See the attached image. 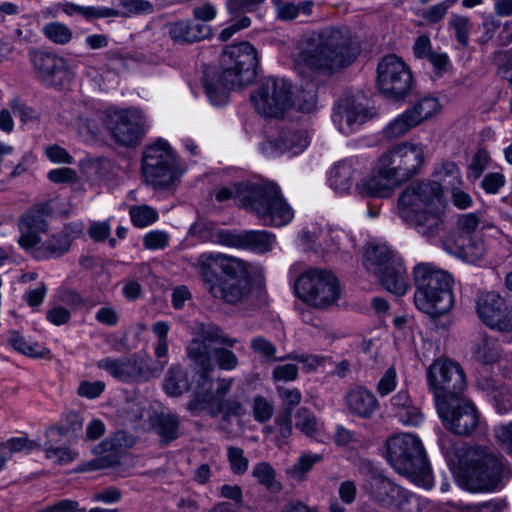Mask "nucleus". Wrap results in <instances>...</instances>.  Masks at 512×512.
<instances>
[{
  "mask_svg": "<svg viewBox=\"0 0 512 512\" xmlns=\"http://www.w3.org/2000/svg\"><path fill=\"white\" fill-rule=\"evenodd\" d=\"M64 120L85 139L96 136L103 122L113 139L124 146H135L148 128L146 117L136 108L108 107L101 112L90 102L73 103Z\"/></svg>",
  "mask_w": 512,
  "mask_h": 512,
  "instance_id": "f257e3e1",
  "label": "nucleus"
},
{
  "mask_svg": "<svg viewBox=\"0 0 512 512\" xmlns=\"http://www.w3.org/2000/svg\"><path fill=\"white\" fill-rule=\"evenodd\" d=\"M357 55L347 29L335 27L313 32L305 37L294 55L296 69L300 73L306 70H337L350 64Z\"/></svg>",
  "mask_w": 512,
  "mask_h": 512,
  "instance_id": "f03ea898",
  "label": "nucleus"
},
{
  "mask_svg": "<svg viewBox=\"0 0 512 512\" xmlns=\"http://www.w3.org/2000/svg\"><path fill=\"white\" fill-rule=\"evenodd\" d=\"M444 209L443 187L437 181L410 184L397 202L401 219L425 236H433L442 229Z\"/></svg>",
  "mask_w": 512,
  "mask_h": 512,
  "instance_id": "7ed1b4c3",
  "label": "nucleus"
},
{
  "mask_svg": "<svg viewBox=\"0 0 512 512\" xmlns=\"http://www.w3.org/2000/svg\"><path fill=\"white\" fill-rule=\"evenodd\" d=\"M258 55L248 42L227 46L221 56V74L216 76L209 70L204 73L206 95L214 106L228 101V90L251 83L256 75Z\"/></svg>",
  "mask_w": 512,
  "mask_h": 512,
  "instance_id": "20e7f679",
  "label": "nucleus"
},
{
  "mask_svg": "<svg viewBox=\"0 0 512 512\" xmlns=\"http://www.w3.org/2000/svg\"><path fill=\"white\" fill-rule=\"evenodd\" d=\"M387 460L392 468L417 486L429 489L433 476L421 439L413 433H400L386 443Z\"/></svg>",
  "mask_w": 512,
  "mask_h": 512,
  "instance_id": "39448f33",
  "label": "nucleus"
},
{
  "mask_svg": "<svg viewBox=\"0 0 512 512\" xmlns=\"http://www.w3.org/2000/svg\"><path fill=\"white\" fill-rule=\"evenodd\" d=\"M416 291L414 303L423 313L438 317L453 305L452 276L432 263H420L414 268Z\"/></svg>",
  "mask_w": 512,
  "mask_h": 512,
  "instance_id": "423d86ee",
  "label": "nucleus"
},
{
  "mask_svg": "<svg viewBox=\"0 0 512 512\" xmlns=\"http://www.w3.org/2000/svg\"><path fill=\"white\" fill-rule=\"evenodd\" d=\"M364 266L388 292L403 296L409 288L407 269L401 256L385 242H370L364 253Z\"/></svg>",
  "mask_w": 512,
  "mask_h": 512,
  "instance_id": "0eeeda50",
  "label": "nucleus"
},
{
  "mask_svg": "<svg viewBox=\"0 0 512 512\" xmlns=\"http://www.w3.org/2000/svg\"><path fill=\"white\" fill-rule=\"evenodd\" d=\"M511 475L510 469L495 453L478 449L470 455L463 471V485L471 492H494L503 487V479Z\"/></svg>",
  "mask_w": 512,
  "mask_h": 512,
  "instance_id": "6e6552de",
  "label": "nucleus"
},
{
  "mask_svg": "<svg viewBox=\"0 0 512 512\" xmlns=\"http://www.w3.org/2000/svg\"><path fill=\"white\" fill-rule=\"evenodd\" d=\"M249 211L264 225L282 227L294 218V210L283 197L280 188L272 182L257 184L252 190Z\"/></svg>",
  "mask_w": 512,
  "mask_h": 512,
  "instance_id": "1a4fd4ad",
  "label": "nucleus"
},
{
  "mask_svg": "<svg viewBox=\"0 0 512 512\" xmlns=\"http://www.w3.org/2000/svg\"><path fill=\"white\" fill-rule=\"evenodd\" d=\"M297 296L310 306L325 309L336 304L341 288L335 275L323 269L303 272L295 284Z\"/></svg>",
  "mask_w": 512,
  "mask_h": 512,
  "instance_id": "9d476101",
  "label": "nucleus"
},
{
  "mask_svg": "<svg viewBox=\"0 0 512 512\" xmlns=\"http://www.w3.org/2000/svg\"><path fill=\"white\" fill-rule=\"evenodd\" d=\"M142 174L146 183L154 188L168 187L179 177L176 156L167 141L158 139L145 148Z\"/></svg>",
  "mask_w": 512,
  "mask_h": 512,
  "instance_id": "9b49d317",
  "label": "nucleus"
},
{
  "mask_svg": "<svg viewBox=\"0 0 512 512\" xmlns=\"http://www.w3.org/2000/svg\"><path fill=\"white\" fill-rule=\"evenodd\" d=\"M427 383L435 403L462 395L467 386L461 365L444 357L435 359L428 367Z\"/></svg>",
  "mask_w": 512,
  "mask_h": 512,
  "instance_id": "f8f14e48",
  "label": "nucleus"
},
{
  "mask_svg": "<svg viewBox=\"0 0 512 512\" xmlns=\"http://www.w3.org/2000/svg\"><path fill=\"white\" fill-rule=\"evenodd\" d=\"M251 101L260 115L283 117L293 106L292 85L285 78L267 77L251 95Z\"/></svg>",
  "mask_w": 512,
  "mask_h": 512,
  "instance_id": "ddd939ff",
  "label": "nucleus"
},
{
  "mask_svg": "<svg viewBox=\"0 0 512 512\" xmlns=\"http://www.w3.org/2000/svg\"><path fill=\"white\" fill-rule=\"evenodd\" d=\"M444 427L457 435H470L480 423L475 404L462 395L435 403Z\"/></svg>",
  "mask_w": 512,
  "mask_h": 512,
  "instance_id": "4468645a",
  "label": "nucleus"
},
{
  "mask_svg": "<svg viewBox=\"0 0 512 512\" xmlns=\"http://www.w3.org/2000/svg\"><path fill=\"white\" fill-rule=\"evenodd\" d=\"M378 159L402 183L418 174L423 166L424 145L404 141L388 148Z\"/></svg>",
  "mask_w": 512,
  "mask_h": 512,
  "instance_id": "2eb2a0df",
  "label": "nucleus"
},
{
  "mask_svg": "<svg viewBox=\"0 0 512 512\" xmlns=\"http://www.w3.org/2000/svg\"><path fill=\"white\" fill-rule=\"evenodd\" d=\"M376 85L385 97L401 99L411 90V71L402 58L386 55L378 63Z\"/></svg>",
  "mask_w": 512,
  "mask_h": 512,
  "instance_id": "dca6fc26",
  "label": "nucleus"
},
{
  "mask_svg": "<svg viewBox=\"0 0 512 512\" xmlns=\"http://www.w3.org/2000/svg\"><path fill=\"white\" fill-rule=\"evenodd\" d=\"M477 385L491 398L497 413L512 411V352L500 360V377L481 375Z\"/></svg>",
  "mask_w": 512,
  "mask_h": 512,
  "instance_id": "f3484780",
  "label": "nucleus"
},
{
  "mask_svg": "<svg viewBox=\"0 0 512 512\" xmlns=\"http://www.w3.org/2000/svg\"><path fill=\"white\" fill-rule=\"evenodd\" d=\"M196 367L201 372L200 382L188 409L193 414L207 411L209 414L215 415L224 409V398L231 388L232 379H218L213 382L206 375L209 371L205 372L200 367Z\"/></svg>",
  "mask_w": 512,
  "mask_h": 512,
  "instance_id": "a211bd4d",
  "label": "nucleus"
},
{
  "mask_svg": "<svg viewBox=\"0 0 512 512\" xmlns=\"http://www.w3.org/2000/svg\"><path fill=\"white\" fill-rule=\"evenodd\" d=\"M97 365L122 382H138L159 377L164 369L165 362L160 363L158 367H151L141 357L132 355L119 359L104 358Z\"/></svg>",
  "mask_w": 512,
  "mask_h": 512,
  "instance_id": "6ab92c4d",
  "label": "nucleus"
},
{
  "mask_svg": "<svg viewBox=\"0 0 512 512\" xmlns=\"http://www.w3.org/2000/svg\"><path fill=\"white\" fill-rule=\"evenodd\" d=\"M477 313L485 325L503 334L504 341L512 342V313L498 293L486 292L480 295Z\"/></svg>",
  "mask_w": 512,
  "mask_h": 512,
  "instance_id": "aec40b11",
  "label": "nucleus"
},
{
  "mask_svg": "<svg viewBox=\"0 0 512 512\" xmlns=\"http://www.w3.org/2000/svg\"><path fill=\"white\" fill-rule=\"evenodd\" d=\"M252 284L246 265L239 259V269L225 271L224 276L217 278L209 286V292L214 298L223 300L228 304H236L248 298Z\"/></svg>",
  "mask_w": 512,
  "mask_h": 512,
  "instance_id": "412c9836",
  "label": "nucleus"
},
{
  "mask_svg": "<svg viewBox=\"0 0 512 512\" xmlns=\"http://www.w3.org/2000/svg\"><path fill=\"white\" fill-rule=\"evenodd\" d=\"M216 342L228 347H233L238 340L229 337L223 331L214 325L201 326L199 333L189 343L187 347V354L191 361L203 371H210L213 368V362L210 355L209 344Z\"/></svg>",
  "mask_w": 512,
  "mask_h": 512,
  "instance_id": "4be33fe9",
  "label": "nucleus"
},
{
  "mask_svg": "<svg viewBox=\"0 0 512 512\" xmlns=\"http://www.w3.org/2000/svg\"><path fill=\"white\" fill-rule=\"evenodd\" d=\"M30 60L38 78L47 86H63L73 77L70 65L61 56L41 51H31Z\"/></svg>",
  "mask_w": 512,
  "mask_h": 512,
  "instance_id": "5701e85b",
  "label": "nucleus"
},
{
  "mask_svg": "<svg viewBox=\"0 0 512 512\" xmlns=\"http://www.w3.org/2000/svg\"><path fill=\"white\" fill-rule=\"evenodd\" d=\"M365 491L384 506L406 512L405 505L416 501L406 490L382 475H372L364 485Z\"/></svg>",
  "mask_w": 512,
  "mask_h": 512,
  "instance_id": "b1692460",
  "label": "nucleus"
},
{
  "mask_svg": "<svg viewBox=\"0 0 512 512\" xmlns=\"http://www.w3.org/2000/svg\"><path fill=\"white\" fill-rule=\"evenodd\" d=\"M310 144V136L305 128L289 126L280 130L268 140L263 149L267 155L275 157L282 154L296 156L302 153Z\"/></svg>",
  "mask_w": 512,
  "mask_h": 512,
  "instance_id": "393cba45",
  "label": "nucleus"
},
{
  "mask_svg": "<svg viewBox=\"0 0 512 512\" xmlns=\"http://www.w3.org/2000/svg\"><path fill=\"white\" fill-rule=\"evenodd\" d=\"M217 237L221 245L248 249L257 253L270 251L276 243L275 236L265 230H249L240 233L221 230Z\"/></svg>",
  "mask_w": 512,
  "mask_h": 512,
  "instance_id": "a878e982",
  "label": "nucleus"
},
{
  "mask_svg": "<svg viewBox=\"0 0 512 512\" xmlns=\"http://www.w3.org/2000/svg\"><path fill=\"white\" fill-rule=\"evenodd\" d=\"M401 182L377 159L369 177L362 179L355 186L360 197L387 198Z\"/></svg>",
  "mask_w": 512,
  "mask_h": 512,
  "instance_id": "bb28decb",
  "label": "nucleus"
},
{
  "mask_svg": "<svg viewBox=\"0 0 512 512\" xmlns=\"http://www.w3.org/2000/svg\"><path fill=\"white\" fill-rule=\"evenodd\" d=\"M48 212L47 204H38L21 217L18 224L21 232L18 243L26 251L39 244L40 237L38 234L47 229V223L43 215Z\"/></svg>",
  "mask_w": 512,
  "mask_h": 512,
  "instance_id": "cd10ccee",
  "label": "nucleus"
},
{
  "mask_svg": "<svg viewBox=\"0 0 512 512\" xmlns=\"http://www.w3.org/2000/svg\"><path fill=\"white\" fill-rule=\"evenodd\" d=\"M337 109L333 114V121L343 134L353 132L368 118L366 107L354 97L341 99Z\"/></svg>",
  "mask_w": 512,
  "mask_h": 512,
  "instance_id": "c85d7f7f",
  "label": "nucleus"
},
{
  "mask_svg": "<svg viewBox=\"0 0 512 512\" xmlns=\"http://www.w3.org/2000/svg\"><path fill=\"white\" fill-rule=\"evenodd\" d=\"M389 410L391 414L403 425L419 426L424 421V414L413 403L405 390H400L390 399Z\"/></svg>",
  "mask_w": 512,
  "mask_h": 512,
  "instance_id": "c756f323",
  "label": "nucleus"
},
{
  "mask_svg": "<svg viewBox=\"0 0 512 512\" xmlns=\"http://www.w3.org/2000/svg\"><path fill=\"white\" fill-rule=\"evenodd\" d=\"M76 235V231H73L70 227H65L58 233L51 235L46 242H42L41 239H39V244L31 248L28 252L36 259L61 256L69 250L71 242Z\"/></svg>",
  "mask_w": 512,
  "mask_h": 512,
  "instance_id": "7c9ffc66",
  "label": "nucleus"
},
{
  "mask_svg": "<svg viewBox=\"0 0 512 512\" xmlns=\"http://www.w3.org/2000/svg\"><path fill=\"white\" fill-rule=\"evenodd\" d=\"M197 266L209 290L210 284L215 283L218 278L215 276L213 268L218 267L223 273L225 271L233 272L239 269V259L221 253H203L198 259Z\"/></svg>",
  "mask_w": 512,
  "mask_h": 512,
  "instance_id": "2f4dec72",
  "label": "nucleus"
},
{
  "mask_svg": "<svg viewBox=\"0 0 512 512\" xmlns=\"http://www.w3.org/2000/svg\"><path fill=\"white\" fill-rule=\"evenodd\" d=\"M448 242L449 240L443 242L444 249L449 253L459 255L468 263L479 264L485 256L486 248L482 240L458 236L455 240V247L449 246Z\"/></svg>",
  "mask_w": 512,
  "mask_h": 512,
  "instance_id": "473e14b6",
  "label": "nucleus"
},
{
  "mask_svg": "<svg viewBox=\"0 0 512 512\" xmlns=\"http://www.w3.org/2000/svg\"><path fill=\"white\" fill-rule=\"evenodd\" d=\"M346 404L350 412L362 418H369L378 409L375 395L363 387L350 390L346 395Z\"/></svg>",
  "mask_w": 512,
  "mask_h": 512,
  "instance_id": "72a5a7b5",
  "label": "nucleus"
},
{
  "mask_svg": "<svg viewBox=\"0 0 512 512\" xmlns=\"http://www.w3.org/2000/svg\"><path fill=\"white\" fill-rule=\"evenodd\" d=\"M358 166V162L354 159H346L336 164L330 170L328 179L330 187L338 194L348 192L352 187Z\"/></svg>",
  "mask_w": 512,
  "mask_h": 512,
  "instance_id": "f704fd0d",
  "label": "nucleus"
},
{
  "mask_svg": "<svg viewBox=\"0 0 512 512\" xmlns=\"http://www.w3.org/2000/svg\"><path fill=\"white\" fill-rule=\"evenodd\" d=\"M65 434L62 427H51L47 431L48 440L44 444L45 457L59 465H66L74 461L77 453L65 446L56 445L58 437Z\"/></svg>",
  "mask_w": 512,
  "mask_h": 512,
  "instance_id": "c9c22d12",
  "label": "nucleus"
},
{
  "mask_svg": "<svg viewBox=\"0 0 512 512\" xmlns=\"http://www.w3.org/2000/svg\"><path fill=\"white\" fill-rule=\"evenodd\" d=\"M295 419L296 428L310 439L320 443L329 441L330 436L326 433L324 424L306 408L298 409Z\"/></svg>",
  "mask_w": 512,
  "mask_h": 512,
  "instance_id": "e433bc0d",
  "label": "nucleus"
},
{
  "mask_svg": "<svg viewBox=\"0 0 512 512\" xmlns=\"http://www.w3.org/2000/svg\"><path fill=\"white\" fill-rule=\"evenodd\" d=\"M304 237L312 241V247L316 251L334 253L340 249L343 241L347 240L345 233L338 229H320L317 234L305 232Z\"/></svg>",
  "mask_w": 512,
  "mask_h": 512,
  "instance_id": "4c0bfd02",
  "label": "nucleus"
},
{
  "mask_svg": "<svg viewBox=\"0 0 512 512\" xmlns=\"http://www.w3.org/2000/svg\"><path fill=\"white\" fill-rule=\"evenodd\" d=\"M257 184L251 183H234L229 186L220 187L215 192L217 201L222 202L233 199L247 210H249V202L252 199V190Z\"/></svg>",
  "mask_w": 512,
  "mask_h": 512,
  "instance_id": "58836bf2",
  "label": "nucleus"
},
{
  "mask_svg": "<svg viewBox=\"0 0 512 512\" xmlns=\"http://www.w3.org/2000/svg\"><path fill=\"white\" fill-rule=\"evenodd\" d=\"M413 116L418 125L429 120L442 111V104L436 97H423L417 101L412 107L407 109Z\"/></svg>",
  "mask_w": 512,
  "mask_h": 512,
  "instance_id": "ea45409f",
  "label": "nucleus"
},
{
  "mask_svg": "<svg viewBox=\"0 0 512 512\" xmlns=\"http://www.w3.org/2000/svg\"><path fill=\"white\" fill-rule=\"evenodd\" d=\"M418 126L413 116L406 109L383 128V135L388 140H394L406 135L414 127Z\"/></svg>",
  "mask_w": 512,
  "mask_h": 512,
  "instance_id": "a19ab883",
  "label": "nucleus"
},
{
  "mask_svg": "<svg viewBox=\"0 0 512 512\" xmlns=\"http://www.w3.org/2000/svg\"><path fill=\"white\" fill-rule=\"evenodd\" d=\"M62 12L68 16L81 15L85 19L108 18L118 15V12L108 7L81 6L74 3H62Z\"/></svg>",
  "mask_w": 512,
  "mask_h": 512,
  "instance_id": "79ce46f5",
  "label": "nucleus"
},
{
  "mask_svg": "<svg viewBox=\"0 0 512 512\" xmlns=\"http://www.w3.org/2000/svg\"><path fill=\"white\" fill-rule=\"evenodd\" d=\"M323 460L321 453L303 452L297 461L287 470V474L295 480H304L312 468Z\"/></svg>",
  "mask_w": 512,
  "mask_h": 512,
  "instance_id": "37998d69",
  "label": "nucleus"
},
{
  "mask_svg": "<svg viewBox=\"0 0 512 512\" xmlns=\"http://www.w3.org/2000/svg\"><path fill=\"white\" fill-rule=\"evenodd\" d=\"M188 388L189 386L181 367L179 365H172L163 381V389L166 394L171 397H178Z\"/></svg>",
  "mask_w": 512,
  "mask_h": 512,
  "instance_id": "c03bdc74",
  "label": "nucleus"
},
{
  "mask_svg": "<svg viewBox=\"0 0 512 512\" xmlns=\"http://www.w3.org/2000/svg\"><path fill=\"white\" fill-rule=\"evenodd\" d=\"M9 343L18 352L30 357H44L48 351L37 342L27 341L18 331L9 333Z\"/></svg>",
  "mask_w": 512,
  "mask_h": 512,
  "instance_id": "a18cd8bd",
  "label": "nucleus"
},
{
  "mask_svg": "<svg viewBox=\"0 0 512 512\" xmlns=\"http://www.w3.org/2000/svg\"><path fill=\"white\" fill-rule=\"evenodd\" d=\"M150 402L147 398L136 396L126 401L123 408L124 418L128 421H137L151 417Z\"/></svg>",
  "mask_w": 512,
  "mask_h": 512,
  "instance_id": "49530a36",
  "label": "nucleus"
},
{
  "mask_svg": "<svg viewBox=\"0 0 512 512\" xmlns=\"http://www.w3.org/2000/svg\"><path fill=\"white\" fill-rule=\"evenodd\" d=\"M153 426L164 441H171L178 437L179 419L174 414H160Z\"/></svg>",
  "mask_w": 512,
  "mask_h": 512,
  "instance_id": "de8ad7c7",
  "label": "nucleus"
},
{
  "mask_svg": "<svg viewBox=\"0 0 512 512\" xmlns=\"http://www.w3.org/2000/svg\"><path fill=\"white\" fill-rule=\"evenodd\" d=\"M42 32L46 38L58 45L69 43L73 37L71 29L60 22H50L43 26Z\"/></svg>",
  "mask_w": 512,
  "mask_h": 512,
  "instance_id": "09e8293b",
  "label": "nucleus"
},
{
  "mask_svg": "<svg viewBox=\"0 0 512 512\" xmlns=\"http://www.w3.org/2000/svg\"><path fill=\"white\" fill-rule=\"evenodd\" d=\"M436 177L446 188H456L462 183L461 173L453 162H444L436 170Z\"/></svg>",
  "mask_w": 512,
  "mask_h": 512,
  "instance_id": "8fccbe9b",
  "label": "nucleus"
},
{
  "mask_svg": "<svg viewBox=\"0 0 512 512\" xmlns=\"http://www.w3.org/2000/svg\"><path fill=\"white\" fill-rule=\"evenodd\" d=\"M131 220L136 227H147L158 219L157 211L147 205L132 206L129 211Z\"/></svg>",
  "mask_w": 512,
  "mask_h": 512,
  "instance_id": "3c124183",
  "label": "nucleus"
},
{
  "mask_svg": "<svg viewBox=\"0 0 512 512\" xmlns=\"http://www.w3.org/2000/svg\"><path fill=\"white\" fill-rule=\"evenodd\" d=\"M474 356L482 364H491L499 359L497 343L489 338H483L475 349Z\"/></svg>",
  "mask_w": 512,
  "mask_h": 512,
  "instance_id": "603ef678",
  "label": "nucleus"
},
{
  "mask_svg": "<svg viewBox=\"0 0 512 512\" xmlns=\"http://www.w3.org/2000/svg\"><path fill=\"white\" fill-rule=\"evenodd\" d=\"M252 475L257 481L269 488H279V484L276 482V473L274 468L267 462H260L253 467Z\"/></svg>",
  "mask_w": 512,
  "mask_h": 512,
  "instance_id": "864d4df0",
  "label": "nucleus"
},
{
  "mask_svg": "<svg viewBox=\"0 0 512 512\" xmlns=\"http://www.w3.org/2000/svg\"><path fill=\"white\" fill-rule=\"evenodd\" d=\"M1 445L8 452L9 458L17 453L28 454L39 447L37 442L31 441L24 436L11 438L1 443Z\"/></svg>",
  "mask_w": 512,
  "mask_h": 512,
  "instance_id": "5fc2aeb1",
  "label": "nucleus"
},
{
  "mask_svg": "<svg viewBox=\"0 0 512 512\" xmlns=\"http://www.w3.org/2000/svg\"><path fill=\"white\" fill-rule=\"evenodd\" d=\"M292 411L291 409H286L281 414H279L275 420L274 425L277 430L278 436L276 438V444L282 445L285 443L286 439L289 438L292 434Z\"/></svg>",
  "mask_w": 512,
  "mask_h": 512,
  "instance_id": "6e6d98bb",
  "label": "nucleus"
},
{
  "mask_svg": "<svg viewBox=\"0 0 512 512\" xmlns=\"http://www.w3.org/2000/svg\"><path fill=\"white\" fill-rule=\"evenodd\" d=\"M8 107L23 124L38 120L37 112L17 97L9 100Z\"/></svg>",
  "mask_w": 512,
  "mask_h": 512,
  "instance_id": "4d7b16f0",
  "label": "nucleus"
},
{
  "mask_svg": "<svg viewBox=\"0 0 512 512\" xmlns=\"http://www.w3.org/2000/svg\"><path fill=\"white\" fill-rule=\"evenodd\" d=\"M227 458L231 471L234 474H244L248 469L249 461L244 455V451L239 447L230 446L227 449Z\"/></svg>",
  "mask_w": 512,
  "mask_h": 512,
  "instance_id": "13d9d810",
  "label": "nucleus"
},
{
  "mask_svg": "<svg viewBox=\"0 0 512 512\" xmlns=\"http://www.w3.org/2000/svg\"><path fill=\"white\" fill-rule=\"evenodd\" d=\"M252 412L257 422L264 423L272 417L274 407L265 397L256 396L252 402Z\"/></svg>",
  "mask_w": 512,
  "mask_h": 512,
  "instance_id": "bf43d9fd",
  "label": "nucleus"
},
{
  "mask_svg": "<svg viewBox=\"0 0 512 512\" xmlns=\"http://www.w3.org/2000/svg\"><path fill=\"white\" fill-rule=\"evenodd\" d=\"M397 371L392 366L389 367L381 376L377 384V392L381 397L387 396L395 390L397 386Z\"/></svg>",
  "mask_w": 512,
  "mask_h": 512,
  "instance_id": "052dcab7",
  "label": "nucleus"
},
{
  "mask_svg": "<svg viewBox=\"0 0 512 512\" xmlns=\"http://www.w3.org/2000/svg\"><path fill=\"white\" fill-rule=\"evenodd\" d=\"M494 435L501 448L512 456V421L495 426Z\"/></svg>",
  "mask_w": 512,
  "mask_h": 512,
  "instance_id": "680f3d73",
  "label": "nucleus"
},
{
  "mask_svg": "<svg viewBox=\"0 0 512 512\" xmlns=\"http://www.w3.org/2000/svg\"><path fill=\"white\" fill-rule=\"evenodd\" d=\"M168 34L176 42H191L190 21L180 20L167 25Z\"/></svg>",
  "mask_w": 512,
  "mask_h": 512,
  "instance_id": "e2e57ef3",
  "label": "nucleus"
},
{
  "mask_svg": "<svg viewBox=\"0 0 512 512\" xmlns=\"http://www.w3.org/2000/svg\"><path fill=\"white\" fill-rule=\"evenodd\" d=\"M458 42L465 46L469 42L470 21L467 17L454 15L450 22Z\"/></svg>",
  "mask_w": 512,
  "mask_h": 512,
  "instance_id": "0e129e2a",
  "label": "nucleus"
},
{
  "mask_svg": "<svg viewBox=\"0 0 512 512\" xmlns=\"http://www.w3.org/2000/svg\"><path fill=\"white\" fill-rule=\"evenodd\" d=\"M127 15H149L154 12V6L147 0H124L121 3Z\"/></svg>",
  "mask_w": 512,
  "mask_h": 512,
  "instance_id": "69168bd1",
  "label": "nucleus"
},
{
  "mask_svg": "<svg viewBox=\"0 0 512 512\" xmlns=\"http://www.w3.org/2000/svg\"><path fill=\"white\" fill-rule=\"evenodd\" d=\"M272 376L276 382L294 381L298 376V367L292 363L279 364L273 369Z\"/></svg>",
  "mask_w": 512,
  "mask_h": 512,
  "instance_id": "338daca9",
  "label": "nucleus"
},
{
  "mask_svg": "<svg viewBox=\"0 0 512 512\" xmlns=\"http://www.w3.org/2000/svg\"><path fill=\"white\" fill-rule=\"evenodd\" d=\"M45 156L54 164H71L73 157L68 151L56 144L49 145L44 150Z\"/></svg>",
  "mask_w": 512,
  "mask_h": 512,
  "instance_id": "774afa93",
  "label": "nucleus"
}]
</instances>
